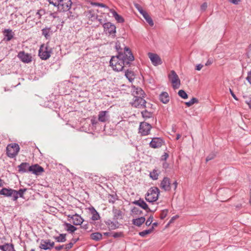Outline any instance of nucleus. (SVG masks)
Here are the masks:
<instances>
[{"instance_id":"f257e3e1","label":"nucleus","mask_w":251,"mask_h":251,"mask_svg":"<svg viewBox=\"0 0 251 251\" xmlns=\"http://www.w3.org/2000/svg\"><path fill=\"white\" fill-rule=\"evenodd\" d=\"M118 47V45H116L118 55L112 56L109 63L114 70L119 72L122 71L125 66L129 65L130 62L134 60V57L129 48L125 47L124 52H121Z\"/></svg>"},{"instance_id":"f03ea898","label":"nucleus","mask_w":251,"mask_h":251,"mask_svg":"<svg viewBox=\"0 0 251 251\" xmlns=\"http://www.w3.org/2000/svg\"><path fill=\"white\" fill-rule=\"evenodd\" d=\"M26 191V188L20 189L16 191L10 188H3L0 190V195L6 197H12L13 201H16L19 197L24 198V194Z\"/></svg>"},{"instance_id":"7ed1b4c3","label":"nucleus","mask_w":251,"mask_h":251,"mask_svg":"<svg viewBox=\"0 0 251 251\" xmlns=\"http://www.w3.org/2000/svg\"><path fill=\"white\" fill-rule=\"evenodd\" d=\"M52 49L50 48L49 43L42 44L39 49L38 55L42 60H47L51 55Z\"/></svg>"},{"instance_id":"20e7f679","label":"nucleus","mask_w":251,"mask_h":251,"mask_svg":"<svg viewBox=\"0 0 251 251\" xmlns=\"http://www.w3.org/2000/svg\"><path fill=\"white\" fill-rule=\"evenodd\" d=\"M160 191L156 187L151 188L146 195L145 199L149 202H153L158 200Z\"/></svg>"},{"instance_id":"39448f33","label":"nucleus","mask_w":251,"mask_h":251,"mask_svg":"<svg viewBox=\"0 0 251 251\" xmlns=\"http://www.w3.org/2000/svg\"><path fill=\"white\" fill-rule=\"evenodd\" d=\"M20 151V147L17 143H11L6 147V154L10 158H14L18 153Z\"/></svg>"},{"instance_id":"423d86ee","label":"nucleus","mask_w":251,"mask_h":251,"mask_svg":"<svg viewBox=\"0 0 251 251\" xmlns=\"http://www.w3.org/2000/svg\"><path fill=\"white\" fill-rule=\"evenodd\" d=\"M151 126L148 123L143 122L140 124L139 133L141 136H146L150 134Z\"/></svg>"},{"instance_id":"0eeeda50","label":"nucleus","mask_w":251,"mask_h":251,"mask_svg":"<svg viewBox=\"0 0 251 251\" xmlns=\"http://www.w3.org/2000/svg\"><path fill=\"white\" fill-rule=\"evenodd\" d=\"M169 78L174 89H177L180 85V81L176 73L172 70L169 75Z\"/></svg>"},{"instance_id":"6e6552de","label":"nucleus","mask_w":251,"mask_h":251,"mask_svg":"<svg viewBox=\"0 0 251 251\" xmlns=\"http://www.w3.org/2000/svg\"><path fill=\"white\" fill-rule=\"evenodd\" d=\"M72 4L71 0H61L59 2L58 5H56V7L60 11H67L70 9Z\"/></svg>"},{"instance_id":"1a4fd4ad","label":"nucleus","mask_w":251,"mask_h":251,"mask_svg":"<svg viewBox=\"0 0 251 251\" xmlns=\"http://www.w3.org/2000/svg\"><path fill=\"white\" fill-rule=\"evenodd\" d=\"M103 27L106 33L112 35L113 37L115 36L116 26L111 23H104Z\"/></svg>"},{"instance_id":"9d476101","label":"nucleus","mask_w":251,"mask_h":251,"mask_svg":"<svg viewBox=\"0 0 251 251\" xmlns=\"http://www.w3.org/2000/svg\"><path fill=\"white\" fill-rule=\"evenodd\" d=\"M17 56L25 63H29L32 61V56L31 54L25 53L24 51H20Z\"/></svg>"},{"instance_id":"9b49d317","label":"nucleus","mask_w":251,"mask_h":251,"mask_svg":"<svg viewBox=\"0 0 251 251\" xmlns=\"http://www.w3.org/2000/svg\"><path fill=\"white\" fill-rule=\"evenodd\" d=\"M164 143V142L162 138L154 137L150 143V147L153 149L159 148Z\"/></svg>"},{"instance_id":"f8f14e48","label":"nucleus","mask_w":251,"mask_h":251,"mask_svg":"<svg viewBox=\"0 0 251 251\" xmlns=\"http://www.w3.org/2000/svg\"><path fill=\"white\" fill-rule=\"evenodd\" d=\"M148 56L153 65L157 66L162 63L160 57L157 54L149 52Z\"/></svg>"},{"instance_id":"ddd939ff","label":"nucleus","mask_w":251,"mask_h":251,"mask_svg":"<svg viewBox=\"0 0 251 251\" xmlns=\"http://www.w3.org/2000/svg\"><path fill=\"white\" fill-rule=\"evenodd\" d=\"M146 101L142 98H135L133 99L132 102V105L135 107L138 108H145L146 106Z\"/></svg>"},{"instance_id":"4468645a","label":"nucleus","mask_w":251,"mask_h":251,"mask_svg":"<svg viewBox=\"0 0 251 251\" xmlns=\"http://www.w3.org/2000/svg\"><path fill=\"white\" fill-rule=\"evenodd\" d=\"M131 93L134 97V99L142 98L144 95L143 90L141 88L136 87L135 86L132 87Z\"/></svg>"},{"instance_id":"2eb2a0df","label":"nucleus","mask_w":251,"mask_h":251,"mask_svg":"<svg viewBox=\"0 0 251 251\" xmlns=\"http://www.w3.org/2000/svg\"><path fill=\"white\" fill-rule=\"evenodd\" d=\"M160 188L165 191H168L171 190V181L168 177H164L161 181L160 185Z\"/></svg>"},{"instance_id":"dca6fc26","label":"nucleus","mask_w":251,"mask_h":251,"mask_svg":"<svg viewBox=\"0 0 251 251\" xmlns=\"http://www.w3.org/2000/svg\"><path fill=\"white\" fill-rule=\"evenodd\" d=\"M109 115L108 111H101L98 114V121L100 122L105 123L109 121Z\"/></svg>"},{"instance_id":"f3484780","label":"nucleus","mask_w":251,"mask_h":251,"mask_svg":"<svg viewBox=\"0 0 251 251\" xmlns=\"http://www.w3.org/2000/svg\"><path fill=\"white\" fill-rule=\"evenodd\" d=\"M29 168V172L36 175H39L44 171L43 167L38 164L30 166Z\"/></svg>"},{"instance_id":"a211bd4d","label":"nucleus","mask_w":251,"mask_h":251,"mask_svg":"<svg viewBox=\"0 0 251 251\" xmlns=\"http://www.w3.org/2000/svg\"><path fill=\"white\" fill-rule=\"evenodd\" d=\"M132 203L135 205H138L143 209L146 210L147 212L151 211V210L149 208L147 204L141 199H140L138 201H135Z\"/></svg>"},{"instance_id":"6ab92c4d","label":"nucleus","mask_w":251,"mask_h":251,"mask_svg":"<svg viewBox=\"0 0 251 251\" xmlns=\"http://www.w3.org/2000/svg\"><path fill=\"white\" fill-rule=\"evenodd\" d=\"M3 34L4 35V39L6 41H10L14 36V32L11 29H5L3 31Z\"/></svg>"},{"instance_id":"aec40b11","label":"nucleus","mask_w":251,"mask_h":251,"mask_svg":"<svg viewBox=\"0 0 251 251\" xmlns=\"http://www.w3.org/2000/svg\"><path fill=\"white\" fill-rule=\"evenodd\" d=\"M30 166L27 163H22L20 165L18 166L19 168V172L24 173L27 172H29V168Z\"/></svg>"},{"instance_id":"412c9836","label":"nucleus","mask_w":251,"mask_h":251,"mask_svg":"<svg viewBox=\"0 0 251 251\" xmlns=\"http://www.w3.org/2000/svg\"><path fill=\"white\" fill-rule=\"evenodd\" d=\"M84 221L83 219L77 214L74 215L73 217V223L74 225H81Z\"/></svg>"},{"instance_id":"4be33fe9","label":"nucleus","mask_w":251,"mask_h":251,"mask_svg":"<svg viewBox=\"0 0 251 251\" xmlns=\"http://www.w3.org/2000/svg\"><path fill=\"white\" fill-rule=\"evenodd\" d=\"M110 12L112 13V16L115 20L119 23H123L124 22V19L120 15H119L114 10L110 9Z\"/></svg>"},{"instance_id":"5701e85b","label":"nucleus","mask_w":251,"mask_h":251,"mask_svg":"<svg viewBox=\"0 0 251 251\" xmlns=\"http://www.w3.org/2000/svg\"><path fill=\"white\" fill-rule=\"evenodd\" d=\"M159 100L163 103H167L169 101V95L167 92H162L159 95Z\"/></svg>"},{"instance_id":"b1692460","label":"nucleus","mask_w":251,"mask_h":251,"mask_svg":"<svg viewBox=\"0 0 251 251\" xmlns=\"http://www.w3.org/2000/svg\"><path fill=\"white\" fill-rule=\"evenodd\" d=\"M146 221L144 217H141L132 220V224L136 226H140Z\"/></svg>"},{"instance_id":"393cba45","label":"nucleus","mask_w":251,"mask_h":251,"mask_svg":"<svg viewBox=\"0 0 251 251\" xmlns=\"http://www.w3.org/2000/svg\"><path fill=\"white\" fill-rule=\"evenodd\" d=\"M42 34L48 39L50 38L52 34L50 27H46L42 29Z\"/></svg>"},{"instance_id":"a878e982","label":"nucleus","mask_w":251,"mask_h":251,"mask_svg":"<svg viewBox=\"0 0 251 251\" xmlns=\"http://www.w3.org/2000/svg\"><path fill=\"white\" fill-rule=\"evenodd\" d=\"M141 14L142 15L144 19L146 20V21L150 25H153V22L151 17L150 16V15L148 14L147 12L145 11L142 13H141Z\"/></svg>"},{"instance_id":"bb28decb","label":"nucleus","mask_w":251,"mask_h":251,"mask_svg":"<svg viewBox=\"0 0 251 251\" xmlns=\"http://www.w3.org/2000/svg\"><path fill=\"white\" fill-rule=\"evenodd\" d=\"M102 234L100 232H94L90 235L91 238L96 241H100L102 239Z\"/></svg>"},{"instance_id":"cd10ccee","label":"nucleus","mask_w":251,"mask_h":251,"mask_svg":"<svg viewBox=\"0 0 251 251\" xmlns=\"http://www.w3.org/2000/svg\"><path fill=\"white\" fill-rule=\"evenodd\" d=\"M64 225L66 228V230L70 233L74 232L76 229V227L71 224L65 223Z\"/></svg>"},{"instance_id":"c85d7f7f","label":"nucleus","mask_w":251,"mask_h":251,"mask_svg":"<svg viewBox=\"0 0 251 251\" xmlns=\"http://www.w3.org/2000/svg\"><path fill=\"white\" fill-rule=\"evenodd\" d=\"M66 234H60L59 236L54 237V239L57 242H64L66 241Z\"/></svg>"},{"instance_id":"c756f323","label":"nucleus","mask_w":251,"mask_h":251,"mask_svg":"<svg viewBox=\"0 0 251 251\" xmlns=\"http://www.w3.org/2000/svg\"><path fill=\"white\" fill-rule=\"evenodd\" d=\"M49 243L48 240H42L41 241V243L40 245V248L41 249H43L44 250H47L50 249V247H49Z\"/></svg>"},{"instance_id":"7c9ffc66","label":"nucleus","mask_w":251,"mask_h":251,"mask_svg":"<svg viewBox=\"0 0 251 251\" xmlns=\"http://www.w3.org/2000/svg\"><path fill=\"white\" fill-rule=\"evenodd\" d=\"M159 173L156 169H154L150 173V177L153 180H157L158 178Z\"/></svg>"},{"instance_id":"2f4dec72","label":"nucleus","mask_w":251,"mask_h":251,"mask_svg":"<svg viewBox=\"0 0 251 251\" xmlns=\"http://www.w3.org/2000/svg\"><path fill=\"white\" fill-rule=\"evenodd\" d=\"M87 16L92 21H95V20L98 19V15H96L94 13V11H92L91 10H89L87 12Z\"/></svg>"},{"instance_id":"473e14b6","label":"nucleus","mask_w":251,"mask_h":251,"mask_svg":"<svg viewBox=\"0 0 251 251\" xmlns=\"http://www.w3.org/2000/svg\"><path fill=\"white\" fill-rule=\"evenodd\" d=\"M125 75L130 82L134 79V73L132 71L127 70L125 72Z\"/></svg>"},{"instance_id":"72a5a7b5","label":"nucleus","mask_w":251,"mask_h":251,"mask_svg":"<svg viewBox=\"0 0 251 251\" xmlns=\"http://www.w3.org/2000/svg\"><path fill=\"white\" fill-rule=\"evenodd\" d=\"M92 213L93 214L91 219L93 221L98 220L100 218V215L99 213L97 212V211L93 208V210L92 211Z\"/></svg>"},{"instance_id":"f704fd0d","label":"nucleus","mask_w":251,"mask_h":251,"mask_svg":"<svg viewBox=\"0 0 251 251\" xmlns=\"http://www.w3.org/2000/svg\"><path fill=\"white\" fill-rule=\"evenodd\" d=\"M153 227H152L151 228L147 230H143L139 233V235L142 237H145L146 235L150 234L153 230Z\"/></svg>"},{"instance_id":"c9c22d12","label":"nucleus","mask_w":251,"mask_h":251,"mask_svg":"<svg viewBox=\"0 0 251 251\" xmlns=\"http://www.w3.org/2000/svg\"><path fill=\"white\" fill-rule=\"evenodd\" d=\"M142 115L144 118H150L151 117L152 113L145 110L141 112Z\"/></svg>"},{"instance_id":"e433bc0d","label":"nucleus","mask_w":251,"mask_h":251,"mask_svg":"<svg viewBox=\"0 0 251 251\" xmlns=\"http://www.w3.org/2000/svg\"><path fill=\"white\" fill-rule=\"evenodd\" d=\"M199 100L196 98H193L190 101L185 102V104L188 106L190 107L192 106L194 103H198Z\"/></svg>"},{"instance_id":"4c0bfd02","label":"nucleus","mask_w":251,"mask_h":251,"mask_svg":"<svg viewBox=\"0 0 251 251\" xmlns=\"http://www.w3.org/2000/svg\"><path fill=\"white\" fill-rule=\"evenodd\" d=\"M178 94L182 99H186L188 98V95L183 90H180L178 92Z\"/></svg>"},{"instance_id":"58836bf2","label":"nucleus","mask_w":251,"mask_h":251,"mask_svg":"<svg viewBox=\"0 0 251 251\" xmlns=\"http://www.w3.org/2000/svg\"><path fill=\"white\" fill-rule=\"evenodd\" d=\"M131 212L133 214L136 215H141L142 213V211L136 207H134L131 209Z\"/></svg>"},{"instance_id":"ea45409f","label":"nucleus","mask_w":251,"mask_h":251,"mask_svg":"<svg viewBox=\"0 0 251 251\" xmlns=\"http://www.w3.org/2000/svg\"><path fill=\"white\" fill-rule=\"evenodd\" d=\"M113 212L114 214V217L116 219H118L119 217L122 215V212L120 210H118L117 209H113Z\"/></svg>"},{"instance_id":"a19ab883","label":"nucleus","mask_w":251,"mask_h":251,"mask_svg":"<svg viewBox=\"0 0 251 251\" xmlns=\"http://www.w3.org/2000/svg\"><path fill=\"white\" fill-rule=\"evenodd\" d=\"M112 236L115 238L124 237V233L123 232H114L112 233Z\"/></svg>"},{"instance_id":"79ce46f5","label":"nucleus","mask_w":251,"mask_h":251,"mask_svg":"<svg viewBox=\"0 0 251 251\" xmlns=\"http://www.w3.org/2000/svg\"><path fill=\"white\" fill-rule=\"evenodd\" d=\"M5 251H15L14 248V245L13 244H9L6 243V247Z\"/></svg>"},{"instance_id":"37998d69","label":"nucleus","mask_w":251,"mask_h":251,"mask_svg":"<svg viewBox=\"0 0 251 251\" xmlns=\"http://www.w3.org/2000/svg\"><path fill=\"white\" fill-rule=\"evenodd\" d=\"M168 210L167 209H164L161 212L160 218L161 219H164L166 218L167 215Z\"/></svg>"},{"instance_id":"c03bdc74","label":"nucleus","mask_w":251,"mask_h":251,"mask_svg":"<svg viewBox=\"0 0 251 251\" xmlns=\"http://www.w3.org/2000/svg\"><path fill=\"white\" fill-rule=\"evenodd\" d=\"M134 6L138 10L140 14L142 13L144 11H145L141 5L138 3H134Z\"/></svg>"},{"instance_id":"a18cd8bd","label":"nucleus","mask_w":251,"mask_h":251,"mask_svg":"<svg viewBox=\"0 0 251 251\" xmlns=\"http://www.w3.org/2000/svg\"><path fill=\"white\" fill-rule=\"evenodd\" d=\"M74 243L70 242L69 244L64 245V249L66 250V251H69L70 249H71Z\"/></svg>"},{"instance_id":"49530a36","label":"nucleus","mask_w":251,"mask_h":251,"mask_svg":"<svg viewBox=\"0 0 251 251\" xmlns=\"http://www.w3.org/2000/svg\"><path fill=\"white\" fill-rule=\"evenodd\" d=\"M153 216L152 215L150 216L149 218L147 219L146 222V225L147 226H150L153 221Z\"/></svg>"},{"instance_id":"de8ad7c7","label":"nucleus","mask_w":251,"mask_h":251,"mask_svg":"<svg viewBox=\"0 0 251 251\" xmlns=\"http://www.w3.org/2000/svg\"><path fill=\"white\" fill-rule=\"evenodd\" d=\"M215 156H216V155L214 153H212L210 154L209 155H208L207 156V157L206 158V161L208 162V161H210V160L213 159V158H214Z\"/></svg>"},{"instance_id":"09e8293b","label":"nucleus","mask_w":251,"mask_h":251,"mask_svg":"<svg viewBox=\"0 0 251 251\" xmlns=\"http://www.w3.org/2000/svg\"><path fill=\"white\" fill-rule=\"evenodd\" d=\"M91 122L92 125L93 126H96L98 124V121L95 118H92L91 120Z\"/></svg>"},{"instance_id":"8fccbe9b","label":"nucleus","mask_w":251,"mask_h":251,"mask_svg":"<svg viewBox=\"0 0 251 251\" xmlns=\"http://www.w3.org/2000/svg\"><path fill=\"white\" fill-rule=\"evenodd\" d=\"M246 79L250 84H251V71L248 73V76L246 77Z\"/></svg>"},{"instance_id":"3c124183","label":"nucleus","mask_w":251,"mask_h":251,"mask_svg":"<svg viewBox=\"0 0 251 251\" xmlns=\"http://www.w3.org/2000/svg\"><path fill=\"white\" fill-rule=\"evenodd\" d=\"M63 249H64V245H59V246L55 247V249L57 251H60L61 250H62Z\"/></svg>"},{"instance_id":"603ef678","label":"nucleus","mask_w":251,"mask_h":251,"mask_svg":"<svg viewBox=\"0 0 251 251\" xmlns=\"http://www.w3.org/2000/svg\"><path fill=\"white\" fill-rule=\"evenodd\" d=\"M207 7V4L206 2H204L201 6V10L204 11Z\"/></svg>"},{"instance_id":"864d4df0","label":"nucleus","mask_w":251,"mask_h":251,"mask_svg":"<svg viewBox=\"0 0 251 251\" xmlns=\"http://www.w3.org/2000/svg\"><path fill=\"white\" fill-rule=\"evenodd\" d=\"M169 157V155L167 153H165L162 156H161V160H166L168 157Z\"/></svg>"},{"instance_id":"5fc2aeb1","label":"nucleus","mask_w":251,"mask_h":251,"mask_svg":"<svg viewBox=\"0 0 251 251\" xmlns=\"http://www.w3.org/2000/svg\"><path fill=\"white\" fill-rule=\"evenodd\" d=\"M162 167L164 169L166 170L169 168V164L166 162H164L162 164Z\"/></svg>"},{"instance_id":"6e6d98bb","label":"nucleus","mask_w":251,"mask_h":251,"mask_svg":"<svg viewBox=\"0 0 251 251\" xmlns=\"http://www.w3.org/2000/svg\"><path fill=\"white\" fill-rule=\"evenodd\" d=\"M49 243V247H50V249L54 247V243L53 242H51V241L49 239L48 240Z\"/></svg>"},{"instance_id":"4d7b16f0","label":"nucleus","mask_w":251,"mask_h":251,"mask_svg":"<svg viewBox=\"0 0 251 251\" xmlns=\"http://www.w3.org/2000/svg\"><path fill=\"white\" fill-rule=\"evenodd\" d=\"M109 196L111 199H109V202L110 203H114L115 201V198L113 196L110 195Z\"/></svg>"},{"instance_id":"13d9d810","label":"nucleus","mask_w":251,"mask_h":251,"mask_svg":"<svg viewBox=\"0 0 251 251\" xmlns=\"http://www.w3.org/2000/svg\"><path fill=\"white\" fill-rule=\"evenodd\" d=\"M203 67V65H201V64H198L196 66V70H198V71H200L201 69V68H202Z\"/></svg>"},{"instance_id":"bf43d9fd","label":"nucleus","mask_w":251,"mask_h":251,"mask_svg":"<svg viewBox=\"0 0 251 251\" xmlns=\"http://www.w3.org/2000/svg\"><path fill=\"white\" fill-rule=\"evenodd\" d=\"M212 63H213V60L209 59L205 65V66H209V65H210L211 64H212Z\"/></svg>"},{"instance_id":"052dcab7","label":"nucleus","mask_w":251,"mask_h":251,"mask_svg":"<svg viewBox=\"0 0 251 251\" xmlns=\"http://www.w3.org/2000/svg\"><path fill=\"white\" fill-rule=\"evenodd\" d=\"M229 91H230V93L231 95V96H232V97L236 100H238V99L237 98L236 96H235V95L234 94V93H233V92L230 89H229Z\"/></svg>"},{"instance_id":"680f3d73","label":"nucleus","mask_w":251,"mask_h":251,"mask_svg":"<svg viewBox=\"0 0 251 251\" xmlns=\"http://www.w3.org/2000/svg\"><path fill=\"white\" fill-rule=\"evenodd\" d=\"M229 1L234 4H237L240 0H229Z\"/></svg>"},{"instance_id":"e2e57ef3","label":"nucleus","mask_w":251,"mask_h":251,"mask_svg":"<svg viewBox=\"0 0 251 251\" xmlns=\"http://www.w3.org/2000/svg\"><path fill=\"white\" fill-rule=\"evenodd\" d=\"M6 247V243L3 245L0 246V249L3 251H5Z\"/></svg>"},{"instance_id":"0e129e2a","label":"nucleus","mask_w":251,"mask_h":251,"mask_svg":"<svg viewBox=\"0 0 251 251\" xmlns=\"http://www.w3.org/2000/svg\"><path fill=\"white\" fill-rule=\"evenodd\" d=\"M88 226H89V225L88 224H85V225H83V226H82L81 227L85 230H87V229H89Z\"/></svg>"},{"instance_id":"69168bd1","label":"nucleus","mask_w":251,"mask_h":251,"mask_svg":"<svg viewBox=\"0 0 251 251\" xmlns=\"http://www.w3.org/2000/svg\"><path fill=\"white\" fill-rule=\"evenodd\" d=\"M173 186H174V190H176L177 188V182L176 181H175L173 183Z\"/></svg>"},{"instance_id":"338daca9","label":"nucleus","mask_w":251,"mask_h":251,"mask_svg":"<svg viewBox=\"0 0 251 251\" xmlns=\"http://www.w3.org/2000/svg\"><path fill=\"white\" fill-rule=\"evenodd\" d=\"M91 4L93 6H99L100 3L95 2H91Z\"/></svg>"},{"instance_id":"774afa93","label":"nucleus","mask_w":251,"mask_h":251,"mask_svg":"<svg viewBox=\"0 0 251 251\" xmlns=\"http://www.w3.org/2000/svg\"><path fill=\"white\" fill-rule=\"evenodd\" d=\"M246 102L248 104L249 107L251 108V99Z\"/></svg>"}]
</instances>
